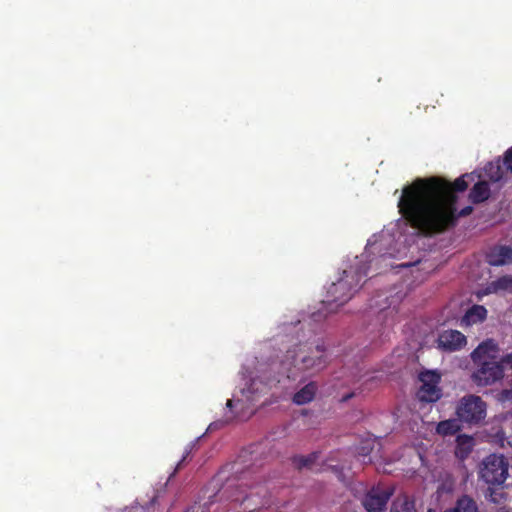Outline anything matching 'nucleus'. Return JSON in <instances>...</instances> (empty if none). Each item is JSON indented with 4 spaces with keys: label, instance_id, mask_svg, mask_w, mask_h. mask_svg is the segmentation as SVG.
<instances>
[{
    "label": "nucleus",
    "instance_id": "9d476101",
    "mask_svg": "<svg viewBox=\"0 0 512 512\" xmlns=\"http://www.w3.org/2000/svg\"><path fill=\"white\" fill-rule=\"evenodd\" d=\"M392 492L372 488L364 497L362 504L367 512H386L387 503Z\"/></svg>",
    "mask_w": 512,
    "mask_h": 512
},
{
    "label": "nucleus",
    "instance_id": "7ed1b4c3",
    "mask_svg": "<svg viewBox=\"0 0 512 512\" xmlns=\"http://www.w3.org/2000/svg\"><path fill=\"white\" fill-rule=\"evenodd\" d=\"M368 267L363 262H358L349 269H344L340 277L327 288L325 299L322 300V308L312 313L314 321H321L327 314L334 313L346 304L361 287L362 279L367 275Z\"/></svg>",
    "mask_w": 512,
    "mask_h": 512
},
{
    "label": "nucleus",
    "instance_id": "aec40b11",
    "mask_svg": "<svg viewBox=\"0 0 512 512\" xmlns=\"http://www.w3.org/2000/svg\"><path fill=\"white\" fill-rule=\"evenodd\" d=\"M317 458L316 453H312L308 456H294L292 461L296 468H311L312 464L315 462Z\"/></svg>",
    "mask_w": 512,
    "mask_h": 512
},
{
    "label": "nucleus",
    "instance_id": "f257e3e1",
    "mask_svg": "<svg viewBox=\"0 0 512 512\" xmlns=\"http://www.w3.org/2000/svg\"><path fill=\"white\" fill-rule=\"evenodd\" d=\"M434 192H448L447 186L437 184L432 186ZM442 201L427 203L425 209L403 214L402 217L409 225L417 229L425 236L439 235L457 226L462 217L469 216L473 212L472 206H466L458 211V196L445 193Z\"/></svg>",
    "mask_w": 512,
    "mask_h": 512
},
{
    "label": "nucleus",
    "instance_id": "6e6552de",
    "mask_svg": "<svg viewBox=\"0 0 512 512\" xmlns=\"http://www.w3.org/2000/svg\"><path fill=\"white\" fill-rule=\"evenodd\" d=\"M422 385L419 390V398L424 402H436L441 397V389L438 384L440 375L433 371L422 372L419 376Z\"/></svg>",
    "mask_w": 512,
    "mask_h": 512
},
{
    "label": "nucleus",
    "instance_id": "0eeeda50",
    "mask_svg": "<svg viewBox=\"0 0 512 512\" xmlns=\"http://www.w3.org/2000/svg\"><path fill=\"white\" fill-rule=\"evenodd\" d=\"M472 374V380L478 386H488L503 378L502 365L499 361H483Z\"/></svg>",
    "mask_w": 512,
    "mask_h": 512
},
{
    "label": "nucleus",
    "instance_id": "f3484780",
    "mask_svg": "<svg viewBox=\"0 0 512 512\" xmlns=\"http://www.w3.org/2000/svg\"><path fill=\"white\" fill-rule=\"evenodd\" d=\"M472 438L469 436L461 435L457 438L456 456L465 459L472 451Z\"/></svg>",
    "mask_w": 512,
    "mask_h": 512
},
{
    "label": "nucleus",
    "instance_id": "c85d7f7f",
    "mask_svg": "<svg viewBox=\"0 0 512 512\" xmlns=\"http://www.w3.org/2000/svg\"><path fill=\"white\" fill-rule=\"evenodd\" d=\"M184 459H185V457L178 463L177 468H179L181 466V464L184 461Z\"/></svg>",
    "mask_w": 512,
    "mask_h": 512
},
{
    "label": "nucleus",
    "instance_id": "5701e85b",
    "mask_svg": "<svg viewBox=\"0 0 512 512\" xmlns=\"http://www.w3.org/2000/svg\"><path fill=\"white\" fill-rule=\"evenodd\" d=\"M499 363L502 365L503 371L506 368L512 369V353L502 356Z\"/></svg>",
    "mask_w": 512,
    "mask_h": 512
},
{
    "label": "nucleus",
    "instance_id": "1a4fd4ad",
    "mask_svg": "<svg viewBox=\"0 0 512 512\" xmlns=\"http://www.w3.org/2000/svg\"><path fill=\"white\" fill-rule=\"evenodd\" d=\"M437 348L445 352H454L462 349L466 343L465 335L458 330H444L437 338Z\"/></svg>",
    "mask_w": 512,
    "mask_h": 512
},
{
    "label": "nucleus",
    "instance_id": "bb28decb",
    "mask_svg": "<svg viewBox=\"0 0 512 512\" xmlns=\"http://www.w3.org/2000/svg\"><path fill=\"white\" fill-rule=\"evenodd\" d=\"M233 403H234V402H233V400H228V401H227V403H226V406H227L228 408H232Z\"/></svg>",
    "mask_w": 512,
    "mask_h": 512
},
{
    "label": "nucleus",
    "instance_id": "6ab92c4d",
    "mask_svg": "<svg viewBox=\"0 0 512 512\" xmlns=\"http://www.w3.org/2000/svg\"><path fill=\"white\" fill-rule=\"evenodd\" d=\"M390 512H416L414 503L409 501L408 498H397L391 507Z\"/></svg>",
    "mask_w": 512,
    "mask_h": 512
},
{
    "label": "nucleus",
    "instance_id": "a211bd4d",
    "mask_svg": "<svg viewBox=\"0 0 512 512\" xmlns=\"http://www.w3.org/2000/svg\"><path fill=\"white\" fill-rule=\"evenodd\" d=\"M459 429V424L456 420L453 419L441 421L437 425V432L444 436L454 435L458 432Z\"/></svg>",
    "mask_w": 512,
    "mask_h": 512
},
{
    "label": "nucleus",
    "instance_id": "a878e982",
    "mask_svg": "<svg viewBox=\"0 0 512 512\" xmlns=\"http://www.w3.org/2000/svg\"><path fill=\"white\" fill-rule=\"evenodd\" d=\"M354 395H355V394H354L353 392L348 393V394H346V395L342 396V398L340 399V401H341V402H343V403H344V402H347L348 400H350L351 398H353V397H354Z\"/></svg>",
    "mask_w": 512,
    "mask_h": 512
},
{
    "label": "nucleus",
    "instance_id": "f03ea898",
    "mask_svg": "<svg viewBox=\"0 0 512 512\" xmlns=\"http://www.w3.org/2000/svg\"><path fill=\"white\" fill-rule=\"evenodd\" d=\"M441 184L447 186V194L457 195L456 192H463L468 188L465 176H460L450 182L440 177L417 178L411 184L402 189V195L398 201V208L401 215L425 209L427 203L442 201L446 192H434L432 186Z\"/></svg>",
    "mask_w": 512,
    "mask_h": 512
},
{
    "label": "nucleus",
    "instance_id": "423d86ee",
    "mask_svg": "<svg viewBox=\"0 0 512 512\" xmlns=\"http://www.w3.org/2000/svg\"><path fill=\"white\" fill-rule=\"evenodd\" d=\"M457 415L463 422L478 424L486 416V403L479 396H465L457 407Z\"/></svg>",
    "mask_w": 512,
    "mask_h": 512
},
{
    "label": "nucleus",
    "instance_id": "412c9836",
    "mask_svg": "<svg viewBox=\"0 0 512 512\" xmlns=\"http://www.w3.org/2000/svg\"><path fill=\"white\" fill-rule=\"evenodd\" d=\"M512 286V276L505 275L491 283L494 292L498 290H507Z\"/></svg>",
    "mask_w": 512,
    "mask_h": 512
},
{
    "label": "nucleus",
    "instance_id": "f8f14e48",
    "mask_svg": "<svg viewBox=\"0 0 512 512\" xmlns=\"http://www.w3.org/2000/svg\"><path fill=\"white\" fill-rule=\"evenodd\" d=\"M496 344L493 340H486L480 343L471 353V359L475 364H480L483 361H492L487 359L491 351H495Z\"/></svg>",
    "mask_w": 512,
    "mask_h": 512
},
{
    "label": "nucleus",
    "instance_id": "20e7f679",
    "mask_svg": "<svg viewBox=\"0 0 512 512\" xmlns=\"http://www.w3.org/2000/svg\"><path fill=\"white\" fill-rule=\"evenodd\" d=\"M287 360L291 361L288 378L295 379L298 372L317 373L327 367L330 355L324 344H300L295 349L287 351Z\"/></svg>",
    "mask_w": 512,
    "mask_h": 512
},
{
    "label": "nucleus",
    "instance_id": "ddd939ff",
    "mask_svg": "<svg viewBox=\"0 0 512 512\" xmlns=\"http://www.w3.org/2000/svg\"><path fill=\"white\" fill-rule=\"evenodd\" d=\"M490 197L489 184L486 181H479L471 188L469 192V200L473 204H479L486 201Z\"/></svg>",
    "mask_w": 512,
    "mask_h": 512
},
{
    "label": "nucleus",
    "instance_id": "39448f33",
    "mask_svg": "<svg viewBox=\"0 0 512 512\" xmlns=\"http://www.w3.org/2000/svg\"><path fill=\"white\" fill-rule=\"evenodd\" d=\"M509 464L503 455L491 454L487 456L480 469V478L489 485L490 497L493 502H498L495 488L502 487L508 477Z\"/></svg>",
    "mask_w": 512,
    "mask_h": 512
},
{
    "label": "nucleus",
    "instance_id": "b1692460",
    "mask_svg": "<svg viewBox=\"0 0 512 512\" xmlns=\"http://www.w3.org/2000/svg\"><path fill=\"white\" fill-rule=\"evenodd\" d=\"M501 399L503 402L512 403V390H504L501 393Z\"/></svg>",
    "mask_w": 512,
    "mask_h": 512
},
{
    "label": "nucleus",
    "instance_id": "393cba45",
    "mask_svg": "<svg viewBox=\"0 0 512 512\" xmlns=\"http://www.w3.org/2000/svg\"><path fill=\"white\" fill-rule=\"evenodd\" d=\"M252 495V493H245L243 494L242 496H235L233 498L234 501H237V502H244L245 500H247L250 496Z\"/></svg>",
    "mask_w": 512,
    "mask_h": 512
},
{
    "label": "nucleus",
    "instance_id": "dca6fc26",
    "mask_svg": "<svg viewBox=\"0 0 512 512\" xmlns=\"http://www.w3.org/2000/svg\"><path fill=\"white\" fill-rule=\"evenodd\" d=\"M454 507L458 512H481L476 500L467 494L458 497Z\"/></svg>",
    "mask_w": 512,
    "mask_h": 512
},
{
    "label": "nucleus",
    "instance_id": "4468645a",
    "mask_svg": "<svg viewBox=\"0 0 512 512\" xmlns=\"http://www.w3.org/2000/svg\"><path fill=\"white\" fill-rule=\"evenodd\" d=\"M487 317V309L482 305H473L470 307L462 318V322L467 325L483 322Z\"/></svg>",
    "mask_w": 512,
    "mask_h": 512
},
{
    "label": "nucleus",
    "instance_id": "9b49d317",
    "mask_svg": "<svg viewBox=\"0 0 512 512\" xmlns=\"http://www.w3.org/2000/svg\"><path fill=\"white\" fill-rule=\"evenodd\" d=\"M486 262L490 266H504L512 263V247L508 245H496L487 252Z\"/></svg>",
    "mask_w": 512,
    "mask_h": 512
},
{
    "label": "nucleus",
    "instance_id": "c756f323",
    "mask_svg": "<svg viewBox=\"0 0 512 512\" xmlns=\"http://www.w3.org/2000/svg\"><path fill=\"white\" fill-rule=\"evenodd\" d=\"M511 416H512V410H511Z\"/></svg>",
    "mask_w": 512,
    "mask_h": 512
},
{
    "label": "nucleus",
    "instance_id": "4be33fe9",
    "mask_svg": "<svg viewBox=\"0 0 512 512\" xmlns=\"http://www.w3.org/2000/svg\"><path fill=\"white\" fill-rule=\"evenodd\" d=\"M503 164L512 173V146L504 153Z\"/></svg>",
    "mask_w": 512,
    "mask_h": 512
},
{
    "label": "nucleus",
    "instance_id": "cd10ccee",
    "mask_svg": "<svg viewBox=\"0 0 512 512\" xmlns=\"http://www.w3.org/2000/svg\"><path fill=\"white\" fill-rule=\"evenodd\" d=\"M492 179H493L494 181H498V180H500V179H501V175L499 174V175H498V176H496V177H492Z\"/></svg>",
    "mask_w": 512,
    "mask_h": 512
},
{
    "label": "nucleus",
    "instance_id": "2eb2a0df",
    "mask_svg": "<svg viewBox=\"0 0 512 512\" xmlns=\"http://www.w3.org/2000/svg\"><path fill=\"white\" fill-rule=\"evenodd\" d=\"M317 384L315 382H309L293 396V402L297 405H303L311 402L317 391Z\"/></svg>",
    "mask_w": 512,
    "mask_h": 512
}]
</instances>
